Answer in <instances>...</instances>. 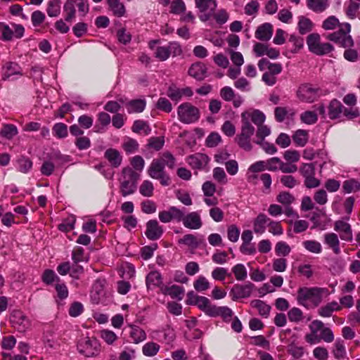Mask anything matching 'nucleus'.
Wrapping results in <instances>:
<instances>
[{
    "label": "nucleus",
    "instance_id": "obj_1",
    "mask_svg": "<svg viewBox=\"0 0 360 360\" xmlns=\"http://www.w3.org/2000/svg\"><path fill=\"white\" fill-rule=\"evenodd\" d=\"M175 162L176 159L173 155L165 151L161 153L158 158L153 160L148 167V174L151 178L159 180L162 186H169L171 184V179L165 172V167L167 166L169 169H173Z\"/></svg>",
    "mask_w": 360,
    "mask_h": 360
},
{
    "label": "nucleus",
    "instance_id": "obj_2",
    "mask_svg": "<svg viewBox=\"0 0 360 360\" xmlns=\"http://www.w3.org/2000/svg\"><path fill=\"white\" fill-rule=\"evenodd\" d=\"M326 292L327 289L319 287L300 288L297 290V301L307 309L314 308L321 304Z\"/></svg>",
    "mask_w": 360,
    "mask_h": 360
},
{
    "label": "nucleus",
    "instance_id": "obj_3",
    "mask_svg": "<svg viewBox=\"0 0 360 360\" xmlns=\"http://www.w3.org/2000/svg\"><path fill=\"white\" fill-rule=\"evenodd\" d=\"M140 174L129 167H124L122 170L120 192L124 197L131 195L136 191L137 182Z\"/></svg>",
    "mask_w": 360,
    "mask_h": 360
},
{
    "label": "nucleus",
    "instance_id": "obj_4",
    "mask_svg": "<svg viewBox=\"0 0 360 360\" xmlns=\"http://www.w3.org/2000/svg\"><path fill=\"white\" fill-rule=\"evenodd\" d=\"M350 31L351 25L349 23H342L338 30L328 34L326 36V39L333 41L340 46L344 48L351 47L354 45V41L349 35Z\"/></svg>",
    "mask_w": 360,
    "mask_h": 360
},
{
    "label": "nucleus",
    "instance_id": "obj_5",
    "mask_svg": "<svg viewBox=\"0 0 360 360\" xmlns=\"http://www.w3.org/2000/svg\"><path fill=\"white\" fill-rule=\"evenodd\" d=\"M255 133V127L248 121L243 119L240 132L235 137L238 146L246 151L252 148L250 139Z\"/></svg>",
    "mask_w": 360,
    "mask_h": 360
},
{
    "label": "nucleus",
    "instance_id": "obj_6",
    "mask_svg": "<svg viewBox=\"0 0 360 360\" xmlns=\"http://www.w3.org/2000/svg\"><path fill=\"white\" fill-rule=\"evenodd\" d=\"M77 347L80 354L90 357L98 354L101 345L98 339H79Z\"/></svg>",
    "mask_w": 360,
    "mask_h": 360
},
{
    "label": "nucleus",
    "instance_id": "obj_7",
    "mask_svg": "<svg viewBox=\"0 0 360 360\" xmlns=\"http://www.w3.org/2000/svg\"><path fill=\"white\" fill-rule=\"evenodd\" d=\"M10 320L13 326L20 333L25 332L30 326L29 319L20 310H13L11 314Z\"/></svg>",
    "mask_w": 360,
    "mask_h": 360
},
{
    "label": "nucleus",
    "instance_id": "obj_8",
    "mask_svg": "<svg viewBox=\"0 0 360 360\" xmlns=\"http://www.w3.org/2000/svg\"><path fill=\"white\" fill-rule=\"evenodd\" d=\"M200 111L198 108L189 103L181 104V122L190 124L198 120Z\"/></svg>",
    "mask_w": 360,
    "mask_h": 360
},
{
    "label": "nucleus",
    "instance_id": "obj_9",
    "mask_svg": "<svg viewBox=\"0 0 360 360\" xmlns=\"http://www.w3.org/2000/svg\"><path fill=\"white\" fill-rule=\"evenodd\" d=\"M309 328L311 330V335H307L306 338H333V333L332 330L326 327L323 323L319 320L313 321L310 325Z\"/></svg>",
    "mask_w": 360,
    "mask_h": 360
},
{
    "label": "nucleus",
    "instance_id": "obj_10",
    "mask_svg": "<svg viewBox=\"0 0 360 360\" xmlns=\"http://www.w3.org/2000/svg\"><path fill=\"white\" fill-rule=\"evenodd\" d=\"M297 96L302 101L312 103L319 97V89L311 84H302L298 89Z\"/></svg>",
    "mask_w": 360,
    "mask_h": 360
},
{
    "label": "nucleus",
    "instance_id": "obj_11",
    "mask_svg": "<svg viewBox=\"0 0 360 360\" xmlns=\"http://www.w3.org/2000/svg\"><path fill=\"white\" fill-rule=\"evenodd\" d=\"M164 233L162 226L157 219H150L146 222L145 235L150 240L160 239Z\"/></svg>",
    "mask_w": 360,
    "mask_h": 360
},
{
    "label": "nucleus",
    "instance_id": "obj_12",
    "mask_svg": "<svg viewBox=\"0 0 360 360\" xmlns=\"http://www.w3.org/2000/svg\"><path fill=\"white\" fill-rule=\"evenodd\" d=\"M254 287V284L250 282L245 285L236 284L231 288L230 295L233 300L248 297L252 294Z\"/></svg>",
    "mask_w": 360,
    "mask_h": 360
},
{
    "label": "nucleus",
    "instance_id": "obj_13",
    "mask_svg": "<svg viewBox=\"0 0 360 360\" xmlns=\"http://www.w3.org/2000/svg\"><path fill=\"white\" fill-rule=\"evenodd\" d=\"M186 162L193 169H205L209 163L210 158L204 153H195L186 158Z\"/></svg>",
    "mask_w": 360,
    "mask_h": 360
},
{
    "label": "nucleus",
    "instance_id": "obj_14",
    "mask_svg": "<svg viewBox=\"0 0 360 360\" xmlns=\"http://www.w3.org/2000/svg\"><path fill=\"white\" fill-rule=\"evenodd\" d=\"M181 221L184 226L190 229H198L202 225L200 215L197 212H190L185 216L181 215Z\"/></svg>",
    "mask_w": 360,
    "mask_h": 360
},
{
    "label": "nucleus",
    "instance_id": "obj_15",
    "mask_svg": "<svg viewBox=\"0 0 360 360\" xmlns=\"http://www.w3.org/2000/svg\"><path fill=\"white\" fill-rule=\"evenodd\" d=\"M13 75L22 76V68L15 62L7 61L2 66V80H7Z\"/></svg>",
    "mask_w": 360,
    "mask_h": 360
},
{
    "label": "nucleus",
    "instance_id": "obj_16",
    "mask_svg": "<svg viewBox=\"0 0 360 360\" xmlns=\"http://www.w3.org/2000/svg\"><path fill=\"white\" fill-rule=\"evenodd\" d=\"M257 65L260 71H264L266 69L269 72L274 75L276 77L283 70V67L281 63H271L269 60H267L265 58L260 59L258 61Z\"/></svg>",
    "mask_w": 360,
    "mask_h": 360
},
{
    "label": "nucleus",
    "instance_id": "obj_17",
    "mask_svg": "<svg viewBox=\"0 0 360 360\" xmlns=\"http://www.w3.org/2000/svg\"><path fill=\"white\" fill-rule=\"evenodd\" d=\"M207 68L202 62L193 63L188 70V75L197 80L202 81L207 76Z\"/></svg>",
    "mask_w": 360,
    "mask_h": 360
},
{
    "label": "nucleus",
    "instance_id": "obj_18",
    "mask_svg": "<svg viewBox=\"0 0 360 360\" xmlns=\"http://www.w3.org/2000/svg\"><path fill=\"white\" fill-rule=\"evenodd\" d=\"M104 158L108 161L110 166L114 168L119 167L122 162V156L120 151L115 148H108L104 153Z\"/></svg>",
    "mask_w": 360,
    "mask_h": 360
},
{
    "label": "nucleus",
    "instance_id": "obj_19",
    "mask_svg": "<svg viewBox=\"0 0 360 360\" xmlns=\"http://www.w3.org/2000/svg\"><path fill=\"white\" fill-rule=\"evenodd\" d=\"M158 217L163 223H168L173 220L180 221V210L175 207H170L167 210L160 212Z\"/></svg>",
    "mask_w": 360,
    "mask_h": 360
},
{
    "label": "nucleus",
    "instance_id": "obj_20",
    "mask_svg": "<svg viewBox=\"0 0 360 360\" xmlns=\"http://www.w3.org/2000/svg\"><path fill=\"white\" fill-rule=\"evenodd\" d=\"M273 34V26L269 22L259 25L255 33V37L260 41H269Z\"/></svg>",
    "mask_w": 360,
    "mask_h": 360
},
{
    "label": "nucleus",
    "instance_id": "obj_21",
    "mask_svg": "<svg viewBox=\"0 0 360 360\" xmlns=\"http://www.w3.org/2000/svg\"><path fill=\"white\" fill-rule=\"evenodd\" d=\"M344 105L336 98L332 99L328 106V115L330 120H336L340 117Z\"/></svg>",
    "mask_w": 360,
    "mask_h": 360
},
{
    "label": "nucleus",
    "instance_id": "obj_22",
    "mask_svg": "<svg viewBox=\"0 0 360 360\" xmlns=\"http://www.w3.org/2000/svg\"><path fill=\"white\" fill-rule=\"evenodd\" d=\"M323 242L335 255L340 253V242L336 233L330 232L324 234Z\"/></svg>",
    "mask_w": 360,
    "mask_h": 360
},
{
    "label": "nucleus",
    "instance_id": "obj_23",
    "mask_svg": "<svg viewBox=\"0 0 360 360\" xmlns=\"http://www.w3.org/2000/svg\"><path fill=\"white\" fill-rule=\"evenodd\" d=\"M160 292L167 296H169L172 299L177 298L180 300V286L174 284L172 281L167 282L160 286Z\"/></svg>",
    "mask_w": 360,
    "mask_h": 360
},
{
    "label": "nucleus",
    "instance_id": "obj_24",
    "mask_svg": "<svg viewBox=\"0 0 360 360\" xmlns=\"http://www.w3.org/2000/svg\"><path fill=\"white\" fill-rule=\"evenodd\" d=\"M269 221V217L263 213L259 214L253 221V230L255 233L262 234L266 231V226Z\"/></svg>",
    "mask_w": 360,
    "mask_h": 360
},
{
    "label": "nucleus",
    "instance_id": "obj_25",
    "mask_svg": "<svg viewBox=\"0 0 360 360\" xmlns=\"http://www.w3.org/2000/svg\"><path fill=\"white\" fill-rule=\"evenodd\" d=\"M146 105L145 99H133L125 104L128 113H140L142 112Z\"/></svg>",
    "mask_w": 360,
    "mask_h": 360
},
{
    "label": "nucleus",
    "instance_id": "obj_26",
    "mask_svg": "<svg viewBox=\"0 0 360 360\" xmlns=\"http://www.w3.org/2000/svg\"><path fill=\"white\" fill-rule=\"evenodd\" d=\"M146 281L147 288L150 290L155 289L157 287L160 288V286L163 285L162 283V276L157 271H150L147 275Z\"/></svg>",
    "mask_w": 360,
    "mask_h": 360
},
{
    "label": "nucleus",
    "instance_id": "obj_27",
    "mask_svg": "<svg viewBox=\"0 0 360 360\" xmlns=\"http://www.w3.org/2000/svg\"><path fill=\"white\" fill-rule=\"evenodd\" d=\"M188 297H189L188 302L189 304H194L197 305L198 308L203 311L206 310L209 304L211 303L207 297L195 295L193 292H188Z\"/></svg>",
    "mask_w": 360,
    "mask_h": 360
},
{
    "label": "nucleus",
    "instance_id": "obj_28",
    "mask_svg": "<svg viewBox=\"0 0 360 360\" xmlns=\"http://www.w3.org/2000/svg\"><path fill=\"white\" fill-rule=\"evenodd\" d=\"M307 6L315 13H322L329 6V0H306Z\"/></svg>",
    "mask_w": 360,
    "mask_h": 360
},
{
    "label": "nucleus",
    "instance_id": "obj_29",
    "mask_svg": "<svg viewBox=\"0 0 360 360\" xmlns=\"http://www.w3.org/2000/svg\"><path fill=\"white\" fill-rule=\"evenodd\" d=\"M331 352L334 357L338 360H344L347 359L346 347L344 341L342 340H339L334 343Z\"/></svg>",
    "mask_w": 360,
    "mask_h": 360
},
{
    "label": "nucleus",
    "instance_id": "obj_30",
    "mask_svg": "<svg viewBox=\"0 0 360 360\" xmlns=\"http://www.w3.org/2000/svg\"><path fill=\"white\" fill-rule=\"evenodd\" d=\"M121 147L126 154L129 155L138 151L139 144L136 139L127 136L124 139Z\"/></svg>",
    "mask_w": 360,
    "mask_h": 360
},
{
    "label": "nucleus",
    "instance_id": "obj_31",
    "mask_svg": "<svg viewBox=\"0 0 360 360\" xmlns=\"http://www.w3.org/2000/svg\"><path fill=\"white\" fill-rule=\"evenodd\" d=\"M110 10L113 15L120 18L124 15L126 13L124 4L120 0H106Z\"/></svg>",
    "mask_w": 360,
    "mask_h": 360
},
{
    "label": "nucleus",
    "instance_id": "obj_32",
    "mask_svg": "<svg viewBox=\"0 0 360 360\" xmlns=\"http://www.w3.org/2000/svg\"><path fill=\"white\" fill-rule=\"evenodd\" d=\"M342 307L336 302L333 301L319 309V314L323 317H330L333 311H340Z\"/></svg>",
    "mask_w": 360,
    "mask_h": 360
},
{
    "label": "nucleus",
    "instance_id": "obj_33",
    "mask_svg": "<svg viewBox=\"0 0 360 360\" xmlns=\"http://www.w3.org/2000/svg\"><path fill=\"white\" fill-rule=\"evenodd\" d=\"M76 1L75 0H67L63 6L65 13V20L66 22H72L76 15L75 9Z\"/></svg>",
    "mask_w": 360,
    "mask_h": 360
},
{
    "label": "nucleus",
    "instance_id": "obj_34",
    "mask_svg": "<svg viewBox=\"0 0 360 360\" xmlns=\"http://www.w3.org/2000/svg\"><path fill=\"white\" fill-rule=\"evenodd\" d=\"M251 306L257 309L260 316L267 318L269 316L271 306L260 300H255L251 301Z\"/></svg>",
    "mask_w": 360,
    "mask_h": 360
},
{
    "label": "nucleus",
    "instance_id": "obj_35",
    "mask_svg": "<svg viewBox=\"0 0 360 360\" xmlns=\"http://www.w3.org/2000/svg\"><path fill=\"white\" fill-rule=\"evenodd\" d=\"M18 133V128L13 124H3L0 136L8 140L12 139Z\"/></svg>",
    "mask_w": 360,
    "mask_h": 360
},
{
    "label": "nucleus",
    "instance_id": "obj_36",
    "mask_svg": "<svg viewBox=\"0 0 360 360\" xmlns=\"http://www.w3.org/2000/svg\"><path fill=\"white\" fill-rule=\"evenodd\" d=\"M195 2L196 7L202 13H205L207 11L213 12L217 7L215 0H195Z\"/></svg>",
    "mask_w": 360,
    "mask_h": 360
},
{
    "label": "nucleus",
    "instance_id": "obj_37",
    "mask_svg": "<svg viewBox=\"0 0 360 360\" xmlns=\"http://www.w3.org/2000/svg\"><path fill=\"white\" fill-rule=\"evenodd\" d=\"M131 131L136 134H140L141 131H143L145 135H148L151 131V128L147 122L138 120L134 122Z\"/></svg>",
    "mask_w": 360,
    "mask_h": 360
},
{
    "label": "nucleus",
    "instance_id": "obj_38",
    "mask_svg": "<svg viewBox=\"0 0 360 360\" xmlns=\"http://www.w3.org/2000/svg\"><path fill=\"white\" fill-rule=\"evenodd\" d=\"M297 27L300 34H305L312 30L314 24L309 18L301 16L300 17Z\"/></svg>",
    "mask_w": 360,
    "mask_h": 360
},
{
    "label": "nucleus",
    "instance_id": "obj_39",
    "mask_svg": "<svg viewBox=\"0 0 360 360\" xmlns=\"http://www.w3.org/2000/svg\"><path fill=\"white\" fill-rule=\"evenodd\" d=\"M165 145L164 136H152L148 140L146 147L155 151L160 150Z\"/></svg>",
    "mask_w": 360,
    "mask_h": 360
},
{
    "label": "nucleus",
    "instance_id": "obj_40",
    "mask_svg": "<svg viewBox=\"0 0 360 360\" xmlns=\"http://www.w3.org/2000/svg\"><path fill=\"white\" fill-rule=\"evenodd\" d=\"M18 169L22 173L29 172L32 167V161L30 158L25 156H20L17 160Z\"/></svg>",
    "mask_w": 360,
    "mask_h": 360
},
{
    "label": "nucleus",
    "instance_id": "obj_41",
    "mask_svg": "<svg viewBox=\"0 0 360 360\" xmlns=\"http://www.w3.org/2000/svg\"><path fill=\"white\" fill-rule=\"evenodd\" d=\"M294 143L298 146H304L308 141V132L304 129L297 130L292 136Z\"/></svg>",
    "mask_w": 360,
    "mask_h": 360
},
{
    "label": "nucleus",
    "instance_id": "obj_42",
    "mask_svg": "<svg viewBox=\"0 0 360 360\" xmlns=\"http://www.w3.org/2000/svg\"><path fill=\"white\" fill-rule=\"evenodd\" d=\"M46 13L49 17H57L60 13V0H51L49 1Z\"/></svg>",
    "mask_w": 360,
    "mask_h": 360
},
{
    "label": "nucleus",
    "instance_id": "obj_43",
    "mask_svg": "<svg viewBox=\"0 0 360 360\" xmlns=\"http://www.w3.org/2000/svg\"><path fill=\"white\" fill-rule=\"evenodd\" d=\"M52 130L53 135L58 139H64L68 136V126L63 122L56 123Z\"/></svg>",
    "mask_w": 360,
    "mask_h": 360
},
{
    "label": "nucleus",
    "instance_id": "obj_44",
    "mask_svg": "<svg viewBox=\"0 0 360 360\" xmlns=\"http://www.w3.org/2000/svg\"><path fill=\"white\" fill-rule=\"evenodd\" d=\"M49 157L51 162L54 161L58 166H62L71 160L70 155H63L60 151H53Z\"/></svg>",
    "mask_w": 360,
    "mask_h": 360
},
{
    "label": "nucleus",
    "instance_id": "obj_45",
    "mask_svg": "<svg viewBox=\"0 0 360 360\" xmlns=\"http://www.w3.org/2000/svg\"><path fill=\"white\" fill-rule=\"evenodd\" d=\"M41 281L45 284L49 285L53 282H60V278L51 269H46L41 275Z\"/></svg>",
    "mask_w": 360,
    "mask_h": 360
},
{
    "label": "nucleus",
    "instance_id": "obj_46",
    "mask_svg": "<svg viewBox=\"0 0 360 360\" xmlns=\"http://www.w3.org/2000/svg\"><path fill=\"white\" fill-rule=\"evenodd\" d=\"M231 271L237 281H244L248 276V271L243 264H237L231 269Z\"/></svg>",
    "mask_w": 360,
    "mask_h": 360
},
{
    "label": "nucleus",
    "instance_id": "obj_47",
    "mask_svg": "<svg viewBox=\"0 0 360 360\" xmlns=\"http://www.w3.org/2000/svg\"><path fill=\"white\" fill-rule=\"evenodd\" d=\"M347 4V6L345 10L347 15L351 19H354L357 16L360 8V3L354 0H349Z\"/></svg>",
    "mask_w": 360,
    "mask_h": 360
},
{
    "label": "nucleus",
    "instance_id": "obj_48",
    "mask_svg": "<svg viewBox=\"0 0 360 360\" xmlns=\"http://www.w3.org/2000/svg\"><path fill=\"white\" fill-rule=\"evenodd\" d=\"M46 15L40 10H36L31 14V22L34 27L41 26L46 21Z\"/></svg>",
    "mask_w": 360,
    "mask_h": 360
},
{
    "label": "nucleus",
    "instance_id": "obj_49",
    "mask_svg": "<svg viewBox=\"0 0 360 360\" xmlns=\"http://www.w3.org/2000/svg\"><path fill=\"white\" fill-rule=\"evenodd\" d=\"M13 33L10 27L4 22H0V40L9 41L13 40Z\"/></svg>",
    "mask_w": 360,
    "mask_h": 360
},
{
    "label": "nucleus",
    "instance_id": "obj_50",
    "mask_svg": "<svg viewBox=\"0 0 360 360\" xmlns=\"http://www.w3.org/2000/svg\"><path fill=\"white\" fill-rule=\"evenodd\" d=\"M76 219L74 216L65 219L61 224L58 225V229L62 232L68 233L75 229Z\"/></svg>",
    "mask_w": 360,
    "mask_h": 360
},
{
    "label": "nucleus",
    "instance_id": "obj_51",
    "mask_svg": "<svg viewBox=\"0 0 360 360\" xmlns=\"http://www.w3.org/2000/svg\"><path fill=\"white\" fill-rule=\"evenodd\" d=\"M304 248L309 252L319 254L322 251V246L321 243L316 240H308L302 243Z\"/></svg>",
    "mask_w": 360,
    "mask_h": 360
},
{
    "label": "nucleus",
    "instance_id": "obj_52",
    "mask_svg": "<svg viewBox=\"0 0 360 360\" xmlns=\"http://www.w3.org/2000/svg\"><path fill=\"white\" fill-rule=\"evenodd\" d=\"M259 180L263 184L262 191L264 193L269 194L271 191L272 178L269 173H262L259 174Z\"/></svg>",
    "mask_w": 360,
    "mask_h": 360
},
{
    "label": "nucleus",
    "instance_id": "obj_53",
    "mask_svg": "<svg viewBox=\"0 0 360 360\" xmlns=\"http://www.w3.org/2000/svg\"><path fill=\"white\" fill-rule=\"evenodd\" d=\"M342 188L347 193L356 192L360 189V183L353 179H349L344 181Z\"/></svg>",
    "mask_w": 360,
    "mask_h": 360
},
{
    "label": "nucleus",
    "instance_id": "obj_54",
    "mask_svg": "<svg viewBox=\"0 0 360 360\" xmlns=\"http://www.w3.org/2000/svg\"><path fill=\"white\" fill-rule=\"evenodd\" d=\"M291 110H288L286 107H276L274 109L275 119L278 122H282L287 117L288 114L294 115V112H290Z\"/></svg>",
    "mask_w": 360,
    "mask_h": 360
},
{
    "label": "nucleus",
    "instance_id": "obj_55",
    "mask_svg": "<svg viewBox=\"0 0 360 360\" xmlns=\"http://www.w3.org/2000/svg\"><path fill=\"white\" fill-rule=\"evenodd\" d=\"M267 224L269 233L274 236H281L283 234V229L280 221H273L269 218V221Z\"/></svg>",
    "mask_w": 360,
    "mask_h": 360
},
{
    "label": "nucleus",
    "instance_id": "obj_56",
    "mask_svg": "<svg viewBox=\"0 0 360 360\" xmlns=\"http://www.w3.org/2000/svg\"><path fill=\"white\" fill-rule=\"evenodd\" d=\"M276 200L284 205H289L295 201V197L288 191H282L276 196Z\"/></svg>",
    "mask_w": 360,
    "mask_h": 360
},
{
    "label": "nucleus",
    "instance_id": "obj_57",
    "mask_svg": "<svg viewBox=\"0 0 360 360\" xmlns=\"http://www.w3.org/2000/svg\"><path fill=\"white\" fill-rule=\"evenodd\" d=\"M341 24L335 16L331 15L323 22L322 27L326 30H334L337 27H340Z\"/></svg>",
    "mask_w": 360,
    "mask_h": 360
},
{
    "label": "nucleus",
    "instance_id": "obj_58",
    "mask_svg": "<svg viewBox=\"0 0 360 360\" xmlns=\"http://www.w3.org/2000/svg\"><path fill=\"white\" fill-rule=\"evenodd\" d=\"M154 187L150 181L145 180L139 187L140 193L146 197H151L153 195Z\"/></svg>",
    "mask_w": 360,
    "mask_h": 360
},
{
    "label": "nucleus",
    "instance_id": "obj_59",
    "mask_svg": "<svg viewBox=\"0 0 360 360\" xmlns=\"http://www.w3.org/2000/svg\"><path fill=\"white\" fill-rule=\"evenodd\" d=\"M181 243L188 246L191 249L197 248L200 244L197 237L193 234L184 235L181 238Z\"/></svg>",
    "mask_w": 360,
    "mask_h": 360
},
{
    "label": "nucleus",
    "instance_id": "obj_60",
    "mask_svg": "<svg viewBox=\"0 0 360 360\" xmlns=\"http://www.w3.org/2000/svg\"><path fill=\"white\" fill-rule=\"evenodd\" d=\"M333 50V46L329 43H320L318 44L317 47L312 50V53L318 55L323 56L327 53H329Z\"/></svg>",
    "mask_w": 360,
    "mask_h": 360
},
{
    "label": "nucleus",
    "instance_id": "obj_61",
    "mask_svg": "<svg viewBox=\"0 0 360 360\" xmlns=\"http://www.w3.org/2000/svg\"><path fill=\"white\" fill-rule=\"evenodd\" d=\"M55 289L57 293V298L60 300H63L68 297L69 291L68 287L64 283L57 282L55 285Z\"/></svg>",
    "mask_w": 360,
    "mask_h": 360
},
{
    "label": "nucleus",
    "instance_id": "obj_62",
    "mask_svg": "<svg viewBox=\"0 0 360 360\" xmlns=\"http://www.w3.org/2000/svg\"><path fill=\"white\" fill-rule=\"evenodd\" d=\"M160 349V346L153 342L146 343L143 347V353L144 355L148 356H152L155 355Z\"/></svg>",
    "mask_w": 360,
    "mask_h": 360
},
{
    "label": "nucleus",
    "instance_id": "obj_63",
    "mask_svg": "<svg viewBox=\"0 0 360 360\" xmlns=\"http://www.w3.org/2000/svg\"><path fill=\"white\" fill-rule=\"evenodd\" d=\"M321 41V37L318 33H311L308 35L307 38V44L309 48V50L312 52V50H314L318 44Z\"/></svg>",
    "mask_w": 360,
    "mask_h": 360
},
{
    "label": "nucleus",
    "instance_id": "obj_64",
    "mask_svg": "<svg viewBox=\"0 0 360 360\" xmlns=\"http://www.w3.org/2000/svg\"><path fill=\"white\" fill-rule=\"evenodd\" d=\"M259 9V4L257 0H251L245 6V13L248 15H255Z\"/></svg>",
    "mask_w": 360,
    "mask_h": 360
}]
</instances>
